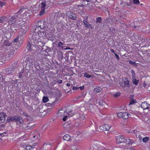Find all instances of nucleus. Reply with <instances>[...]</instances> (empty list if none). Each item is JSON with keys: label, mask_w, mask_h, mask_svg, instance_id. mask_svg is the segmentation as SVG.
Here are the masks:
<instances>
[{"label": "nucleus", "mask_w": 150, "mask_h": 150, "mask_svg": "<svg viewBox=\"0 0 150 150\" xmlns=\"http://www.w3.org/2000/svg\"><path fill=\"white\" fill-rule=\"evenodd\" d=\"M17 121H18L20 123H22L23 122V119L21 117L18 116V118Z\"/></svg>", "instance_id": "e433bc0d"}, {"label": "nucleus", "mask_w": 150, "mask_h": 150, "mask_svg": "<svg viewBox=\"0 0 150 150\" xmlns=\"http://www.w3.org/2000/svg\"><path fill=\"white\" fill-rule=\"evenodd\" d=\"M16 68V64H13L12 65V67L7 68L5 69V73L7 74H13L15 69Z\"/></svg>", "instance_id": "39448f33"}, {"label": "nucleus", "mask_w": 150, "mask_h": 150, "mask_svg": "<svg viewBox=\"0 0 150 150\" xmlns=\"http://www.w3.org/2000/svg\"><path fill=\"white\" fill-rule=\"evenodd\" d=\"M84 6H85L83 4H82L81 5H77L76 6V8L79 11H83Z\"/></svg>", "instance_id": "6ab92c4d"}, {"label": "nucleus", "mask_w": 150, "mask_h": 150, "mask_svg": "<svg viewBox=\"0 0 150 150\" xmlns=\"http://www.w3.org/2000/svg\"><path fill=\"white\" fill-rule=\"evenodd\" d=\"M57 57L59 60H61L62 58L63 54L62 52H59L58 54Z\"/></svg>", "instance_id": "c85d7f7f"}, {"label": "nucleus", "mask_w": 150, "mask_h": 150, "mask_svg": "<svg viewBox=\"0 0 150 150\" xmlns=\"http://www.w3.org/2000/svg\"><path fill=\"white\" fill-rule=\"evenodd\" d=\"M133 80L132 81V82L135 85H137L138 84V83L139 82V80H137V79L134 78V79H132Z\"/></svg>", "instance_id": "393cba45"}, {"label": "nucleus", "mask_w": 150, "mask_h": 150, "mask_svg": "<svg viewBox=\"0 0 150 150\" xmlns=\"http://www.w3.org/2000/svg\"><path fill=\"white\" fill-rule=\"evenodd\" d=\"M5 5V3L4 2H3L0 1V6L1 7H2L3 6Z\"/></svg>", "instance_id": "13d9d810"}, {"label": "nucleus", "mask_w": 150, "mask_h": 150, "mask_svg": "<svg viewBox=\"0 0 150 150\" xmlns=\"http://www.w3.org/2000/svg\"><path fill=\"white\" fill-rule=\"evenodd\" d=\"M99 103L100 105L103 107L106 104L105 102L102 100H100L99 101Z\"/></svg>", "instance_id": "a878e982"}, {"label": "nucleus", "mask_w": 150, "mask_h": 150, "mask_svg": "<svg viewBox=\"0 0 150 150\" xmlns=\"http://www.w3.org/2000/svg\"><path fill=\"white\" fill-rule=\"evenodd\" d=\"M111 126L108 125L107 124H105L102 126H101L99 127L100 129V130L103 131H108L110 129Z\"/></svg>", "instance_id": "1a4fd4ad"}, {"label": "nucleus", "mask_w": 150, "mask_h": 150, "mask_svg": "<svg viewBox=\"0 0 150 150\" xmlns=\"http://www.w3.org/2000/svg\"><path fill=\"white\" fill-rule=\"evenodd\" d=\"M21 28L22 30H23V32L26 30H27L28 29V27L26 25H25L24 24L21 25Z\"/></svg>", "instance_id": "412c9836"}, {"label": "nucleus", "mask_w": 150, "mask_h": 150, "mask_svg": "<svg viewBox=\"0 0 150 150\" xmlns=\"http://www.w3.org/2000/svg\"><path fill=\"white\" fill-rule=\"evenodd\" d=\"M66 14L67 16L73 20H75L77 18L76 14L72 12L68 11Z\"/></svg>", "instance_id": "9b49d317"}, {"label": "nucleus", "mask_w": 150, "mask_h": 150, "mask_svg": "<svg viewBox=\"0 0 150 150\" xmlns=\"http://www.w3.org/2000/svg\"><path fill=\"white\" fill-rule=\"evenodd\" d=\"M6 114L3 112L0 113V123L4 122L6 119Z\"/></svg>", "instance_id": "f8f14e48"}, {"label": "nucleus", "mask_w": 150, "mask_h": 150, "mask_svg": "<svg viewBox=\"0 0 150 150\" xmlns=\"http://www.w3.org/2000/svg\"><path fill=\"white\" fill-rule=\"evenodd\" d=\"M120 93L119 92H117L114 95V96L115 97H117L119 96L120 95Z\"/></svg>", "instance_id": "c03bdc74"}, {"label": "nucleus", "mask_w": 150, "mask_h": 150, "mask_svg": "<svg viewBox=\"0 0 150 150\" xmlns=\"http://www.w3.org/2000/svg\"><path fill=\"white\" fill-rule=\"evenodd\" d=\"M129 62L130 64L133 65H135L136 64V63L135 62L132 61L130 60H129Z\"/></svg>", "instance_id": "8fccbe9b"}, {"label": "nucleus", "mask_w": 150, "mask_h": 150, "mask_svg": "<svg viewBox=\"0 0 150 150\" xmlns=\"http://www.w3.org/2000/svg\"><path fill=\"white\" fill-rule=\"evenodd\" d=\"M18 16L17 13H16L15 15L11 17L8 20V24L11 25L14 23L16 21Z\"/></svg>", "instance_id": "0eeeda50"}, {"label": "nucleus", "mask_w": 150, "mask_h": 150, "mask_svg": "<svg viewBox=\"0 0 150 150\" xmlns=\"http://www.w3.org/2000/svg\"><path fill=\"white\" fill-rule=\"evenodd\" d=\"M79 115V118L81 120H83L85 118V115H84L81 114V115Z\"/></svg>", "instance_id": "ea45409f"}, {"label": "nucleus", "mask_w": 150, "mask_h": 150, "mask_svg": "<svg viewBox=\"0 0 150 150\" xmlns=\"http://www.w3.org/2000/svg\"><path fill=\"white\" fill-rule=\"evenodd\" d=\"M88 1H83V2L82 3V4H83V3L84 4H85V5H84L85 6L86 5V4H88V3H87L88 2Z\"/></svg>", "instance_id": "680f3d73"}, {"label": "nucleus", "mask_w": 150, "mask_h": 150, "mask_svg": "<svg viewBox=\"0 0 150 150\" xmlns=\"http://www.w3.org/2000/svg\"><path fill=\"white\" fill-rule=\"evenodd\" d=\"M56 81L54 80L51 82L50 84L51 86H53L54 85L56 84Z\"/></svg>", "instance_id": "603ef678"}, {"label": "nucleus", "mask_w": 150, "mask_h": 150, "mask_svg": "<svg viewBox=\"0 0 150 150\" xmlns=\"http://www.w3.org/2000/svg\"><path fill=\"white\" fill-rule=\"evenodd\" d=\"M7 18L5 17H0V23L3 22L5 20H7Z\"/></svg>", "instance_id": "473e14b6"}, {"label": "nucleus", "mask_w": 150, "mask_h": 150, "mask_svg": "<svg viewBox=\"0 0 150 150\" xmlns=\"http://www.w3.org/2000/svg\"><path fill=\"white\" fill-rule=\"evenodd\" d=\"M115 138L116 142L117 144L125 143H126L127 144H129V145L131 144V146H132L133 144L134 143L132 140H130L129 139L127 140L125 139L123 136L121 135H119L116 137Z\"/></svg>", "instance_id": "f03ea898"}, {"label": "nucleus", "mask_w": 150, "mask_h": 150, "mask_svg": "<svg viewBox=\"0 0 150 150\" xmlns=\"http://www.w3.org/2000/svg\"><path fill=\"white\" fill-rule=\"evenodd\" d=\"M110 51L114 53V54L115 53L114 50L113 49H110Z\"/></svg>", "instance_id": "69168bd1"}, {"label": "nucleus", "mask_w": 150, "mask_h": 150, "mask_svg": "<svg viewBox=\"0 0 150 150\" xmlns=\"http://www.w3.org/2000/svg\"><path fill=\"white\" fill-rule=\"evenodd\" d=\"M120 86H122V87H123V86H122V83H120Z\"/></svg>", "instance_id": "774afa93"}, {"label": "nucleus", "mask_w": 150, "mask_h": 150, "mask_svg": "<svg viewBox=\"0 0 150 150\" xmlns=\"http://www.w3.org/2000/svg\"><path fill=\"white\" fill-rule=\"evenodd\" d=\"M17 49L15 47H11L7 54V57L9 59H11L17 53Z\"/></svg>", "instance_id": "7ed1b4c3"}, {"label": "nucleus", "mask_w": 150, "mask_h": 150, "mask_svg": "<svg viewBox=\"0 0 150 150\" xmlns=\"http://www.w3.org/2000/svg\"><path fill=\"white\" fill-rule=\"evenodd\" d=\"M36 144V143L34 144L32 146H26V150H30L33 148V147L35 146Z\"/></svg>", "instance_id": "bb28decb"}, {"label": "nucleus", "mask_w": 150, "mask_h": 150, "mask_svg": "<svg viewBox=\"0 0 150 150\" xmlns=\"http://www.w3.org/2000/svg\"><path fill=\"white\" fill-rule=\"evenodd\" d=\"M133 2L134 4H137L139 3V0H133Z\"/></svg>", "instance_id": "de8ad7c7"}, {"label": "nucleus", "mask_w": 150, "mask_h": 150, "mask_svg": "<svg viewBox=\"0 0 150 150\" xmlns=\"http://www.w3.org/2000/svg\"><path fill=\"white\" fill-rule=\"evenodd\" d=\"M125 80V81L124 82V86H123V87H129L130 86V85L129 84V82L128 80V79L126 78Z\"/></svg>", "instance_id": "aec40b11"}, {"label": "nucleus", "mask_w": 150, "mask_h": 150, "mask_svg": "<svg viewBox=\"0 0 150 150\" xmlns=\"http://www.w3.org/2000/svg\"><path fill=\"white\" fill-rule=\"evenodd\" d=\"M84 88V86H80L79 87V89H80V90H82Z\"/></svg>", "instance_id": "e2e57ef3"}, {"label": "nucleus", "mask_w": 150, "mask_h": 150, "mask_svg": "<svg viewBox=\"0 0 150 150\" xmlns=\"http://www.w3.org/2000/svg\"><path fill=\"white\" fill-rule=\"evenodd\" d=\"M83 23H84V24L85 25V24H86V23H88V22H87V20H83Z\"/></svg>", "instance_id": "0e129e2a"}, {"label": "nucleus", "mask_w": 150, "mask_h": 150, "mask_svg": "<svg viewBox=\"0 0 150 150\" xmlns=\"http://www.w3.org/2000/svg\"><path fill=\"white\" fill-rule=\"evenodd\" d=\"M36 33L35 32L33 33L31 40V43L34 46L37 45V43L40 40V38L44 37L45 34V32L43 31H38Z\"/></svg>", "instance_id": "f257e3e1"}, {"label": "nucleus", "mask_w": 150, "mask_h": 150, "mask_svg": "<svg viewBox=\"0 0 150 150\" xmlns=\"http://www.w3.org/2000/svg\"><path fill=\"white\" fill-rule=\"evenodd\" d=\"M96 23H100L102 21V18L101 17H98L96 18Z\"/></svg>", "instance_id": "c9c22d12"}, {"label": "nucleus", "mask_w": 150, "mask_h": 150, "mask_svg": "<svg viewBox=\"0 0 150 150\" xmlns=\"http://www.w3.org/2000/svg\"><path fill=\"white\" fill-rule=\"evenodd\" d=\"M101 90V88L100 87H98V88L96 87L93 90V92L95 93H97Z\"/></svg>", "instance_id": "4be33fe9"}, {"label": "nucleus", "mask_w": 150, "mask_h": 150, "mask_svg": "<svg viewBox=\"0 0 150 150\" xmlns=\"http://www.w3.org/2000/svg\"><path fill=\"white\" fill-rule=\"evenodd\" d=\"M47 6L44 1L41 3V6L40 8L41 9L45 10L46 7Z\"/></svg>", "instance_id": "cd10ccee"}, {"label": "nucleus", "mask_w": 150, "mask_h": 150, "mask_svg": "<svg viewBox=\"0 0 150 150\" xmlns=\"http://www.w3.org/2000/svg\"><path fill=\"white\" fill-rule=\"evenodd\" d=\"M18 25V24H16L12 25L10 28L11 31V32L12 33H15L18 29V27H17Z\"/></svg>", "instance_id": "ddd939ff"}, {"label": "nucleus", "mask_w": 150, "mask_h": 150, "mask_svg": "<svg viewBox=\"0 0 150 150\" xmlns=\"http://www.w3.org/2000/svg\"><path fill=\"white\" fill-rule=\"evenodd\" d=\"M38 42L37 43V45L38 46H40V47H42V50H43V47H45V43L43 42H42V41H40V40H39Z\"/></svg>", "instance_id": "f3484780"}, {"label": "nucleus", "mask_w": 150, "mask_h": 150, "mask_svg": "<svg viewBox=\"0 0 150 150\" xmlns=\"http://www.w3.org/2000/svg\"><path fill=\"white\" fill-rule=\"evenodd\" d=\"M63 139L64 140L67 141H71V140L70 136L68 134L64 135L63 137Z\"/></svg>", "instance_id": "dca6fc26"}, {"label": "nucleus", "mask_w": 150, "mask_h": 150, "mask_svg": "<svg viewBox=\"0 0 150 150\" xmlns=\"http://www.w3.org/2000/svg\"><path fill=\"white\" fill-rule=\"evenodd\" d=\"M78 89H79V87L76 86H74L72 88V89L74 90H76Z\"/></svg>", "instance_id": "4d7b16f0"}, {"label": "nucleus", "mask_w": 150, "mask_h": 150, "mask_svg": "<svg viewBox=\"0 0 150 150\" xmlns=\"http://www.w3.org/2000/svg\"><path fill=\"white\" fill-rule=\"evenodd\" d=\"M44 1L47 7H49L53 4V3L51 1V0H46Z\"/></svg>", "instance_id": "a211bd4d"}, {"label": "nucleus", "mask_w": 150, "mask_h": 150, "mask_svg": "<svg viewBox=\"0 0 150 150\" xmlns=\"http://www.w3.org/2000/svg\"><path fill=\"white\" fill-rule=\"evenodd\" d=\"M24 128L25 129H26L27 128H28L29 129H32L33 128V126H30L29 125H27L26 126H25L24 127Z\"/></svg>", "instance_id": "5fc2aeb1"}, {"label": "nucleus", "mask_w": 150, "mask_h": 150, "mask_svg": "<svg viewBox=\"0 0 150 150\" xmlns=\"http://www.w3.org/2000/svg\"><path fill=\"white\" fill-rule=\"evenodd\" d=\"M56 82H57L59 83H62V80H57L55 81Z\"/></svg>", "instance_id": "864d4df0"}, {"label": "nucleus", "mask_w": 150, "mask_h": 150, "mask_svg": "<svg viewBox=\"0 0 150 150\" xmlns=\"http://www.w3.org/2000/svg\"><path fill=\"white\" fill-rule=\"evenodd\" d=\"M63 42H60L58 44V47L63 48Z\"/></svg>", "instance_id": "79ce46f5"}, {"label": "nucleus", "mask_w": 150, "mask_h": 150, "mask_svg": "<svg viewBox=\"0 0 150 150\" xmlns=\"http://www.w3.org/2000/svg\"><path fill=\"white\" fill-rule=\"evenodd\" d=\"M115 55L116 58L118 60H120L119 56L115 53Z\"/></svg>", "instance_id": "052dcab7"}, {"label": "nucleus", "mask_w": 150, "mask_h": 150, "mask_svg": "<svg viewBox=\"0 0 150 150\" xmlns=\"http://www.w3.org/2000/svg\"><path fill=\"white\" fill-rule=\"evenodd\" d=\"M19 35L17 36L15 38L13 39V42H16V43L18 42L19 41Z\"/></svg>", "instance_id": "72a5a7b5"}, {"label": "nucleus", "mask_w": 150, "mask_h": 150, "mask_svg": "<svg viewBox=\"0 0 150 150\" xmlns=\"http://www.w3.org/2000/svg\"><path fill=\"white\" fill-rule=\"evenodd\" d=\"M92 146L93 147L94 150H97L98 149V147L97 146L96 144H93Z\"/></svg>", "instance_id": "a19ab883"}, {"label": "nucleus", "mask_w": 150, "mask_h": 150, "mask_svg": "<svg viewBox=\"0 0 150 150\" xmlns=\"http://www.w3.org/2000/svg\"><path fill=\"white\" fill-rule=\"evenodd\" d=\"M26 48L28 51H31L32 50V49L31 47V45L30 42H29L27 44Z\"/></svg>", "instance_id": "b1692460"}, {"label": "nucleus", "mask_w": 150, "mask_h": 150, "mask_svg": "<svg viewBox=\"0 0 150 150\" xmlns=\"http://www.w3.org/2000/svg\"><path fill=\"white\" fill-rule=\"evenodd\" d=\"M69 127V125L67 122L65 123L63 125V127L64 128H68Z\"/></svg>", "instance_id": "f704fd0d"}, {"label": "nucleus", "mask_w": 150, "mask_h": 150, "mask_svg": "<svg viewBox=\"0 0 150 150\" xmlns=\"http://www.w3.org/2000/svg\"><path fill=\"white\" fill-rule=\"evenodd\" d=\"M68 117V116H65L62 119V120L64 122L66 121V120L67 118Z\"/></svg>", "instance_id": "6e6d98bb"}, {"label": "nucleus", "mask_w": 150, "mask_h": 150, "mask_svg": "<svg viewBox=\"0 0 150 150\" xmlns=\"http://www.w3.org/2000/svg\"><path fill=\"white\" fill-rule=\"evenodd\" d=\"M83 76L88 78H90L91 77V75L88 74L86 73L84 74L83 75Z\"/></svg>", "instance_id": "37998d69"}, {"label": "nucleus", "mask_w": 150, "mask_h": 150, "mask_svg": "<svg viewBox=\"0 0 150 150\" xmlns=\"http://www.w3.org/2000/svg\"><path fill=\"white\" fill-rule=\"evenodd\" d=\"M45 47H46L47 48L45 50H43V51H45L46 52H47L48 51L50 52L51 51V49L50 48H48V47H47L46 46Z\"/></svg>", "instance_id": "a18cd8bd"}, {"label": "nucleus", "mask_w": 150, "mask_h": 150, "mask_svg": "<svg viewBox=\"0 0 150 150\" xmlns=\"http://www.w3.org/2000/svg\"><path fill=\"white\" fill-rule=\"evenodd\" d=\"M41 9V10L40 12V13H39V15H43V14H44V13H45V11H44L45 10L42 9Z\"/></svg>", "instance_id": "09e8293b"}, {"label": "nucleus", "mask_w": 150, "mask_h": 150, "mask_svg": "<svg viewBox=\"0 0 150 150\" xmlns=\"http://www.w3.org/2000/svg\"><path fill=\"white\" fill-rule=\"evenodd\" d=\"M86 28H90L92 29V26L91 25L88 23H86L84 25Z\"/></svg>", "instance_id": "7c9ffc66"}, {"label": "nucleus", "mask_w": 150, "mask_h": 150, "mask_svg": "<svg viewBox=\"0 0 150 150\" xmlns=\"http://www.w3.org/2000/svg\"><path fill=\"white\" fill-rule=\"evenodd\" d=\"M66 85L67 86H70V83H67V84Z\"/></svg>", "instance_id": "338daca9"}, {"label": "nucleus", "mask_w": 150, "mask_h": 150, "mask_svg": "<svg viewBox=\"0 0 150 150\" xmlns=\"http://www.w3.org/2000/svg\"><path fill=\"white\" fill-rule=\"evenodd\" d=\"M46 23V22L43 21H39L36 23V28H35V31L37 30L38 28H40L41 29H43L45 27Z\"/></svg>", "instance_id": "20e7f679"}, {"label": "nucleus", "mask_w": 150, "mask_h": 150, "mask_svg": "<svg viewBox=\"0 0 150 150\" xmlns=\"http://www.w3.org/2000/svg\"><path fill=\"white\" fill-rule=\"evenodd\" d=\"M149 106V105L145 102L142 103L141 104V107L144 110L148 109Z\"/></svg>", "instance_id": "2eb2a0df"}, {"label": "nucleus", "mask_w": 150, "mask_h": 150, "mask_svg": "<svg viewBox=\"0 0 150 150\" xmlns=\"http://www.w3.org/2000/svg\"><path fill=\"white\" fill-rule=\"evenodd\" d=\"M131 73L132 74V79H134V78H136L135 74L134 71L133 70H132L131 71Z\"/></svg>", "instance_id": "4c0bfd02"}, {"label": "nucleus", "mask_w": 150, "mask_h": 150, "mask_svg": "<svg viewBox=\"0 0 150 150\" xmlns=\"http://www.w3.org/2000/svg\"><path fill=\"white\" fill-rule=\"evenodd\" d=\"M68 114L69 115H71V116H72L73 115V114H72L71 115L70 114H69V113L63 109L60 110L58 112L57 115L58 117H61L63 116H64L67 114Z\"/></svg>", "instance_id": "6e6552de"}, {"label": "nucleus", "mask_w": 150, "mask_h": 150, "mask_svg": "<svg viewBox=\"0 0 150 150\" xmlns=\"http://www.w3.org/2000/svg\"><path fill=\"white\" fill-rule=\"evenodd\" d=\"M34 66L38 70H41V68L40 65V64L38 62H35L34 64Z\"/></svg>", "instance_id": "5701e85b"}, {"label": "nucleus", "mask_w": 150, "mask_h": 150, "mask_svg": "<svg viewBox=\"0 0 150 150\" xmlns=\"http://www.w3.org/2000/svg\"><path fill=\"white\" fill-rule=\"evenodd\" d=\"M149 140V138L146 137L143 138L142 141L144 143H146Z\"/></svg>", "instance_id": "c756f323"}, {"label": "nucleus", "mask_w": 150, "mask_h": 150, "mask_svg": "<svg viewBox=\"0 0 150 150\" xmlns=\"http://www.w3.org/2000/svg\"><path fill=\"white\" fill-rule=\"evenodd\" d=\"M11 43L8 40H4L3 43V46H6V47H9L11 45Z\"/></svg>", "instance_id": "4468645a"}, {"label": "nucleus", "mask_w": 150, "mask_h": 150, "mask_svg": "<svg viewBox=\"0 0 150 150\" xmlns=\"http://www.w3.org/2000/svg\"><path fill=\"white\" fill-rule=\"evenodd\" d=\"M23 115L25 116L26 117H29V115L25 112H23Z\"/></svg>", "instance_id": "bf43d9fd"}, {"label": "nucleus", "mask_w": 150, "mask_h": 150, "mask_svg": "<svg viewBox=\"0 0 150 150\" xmlns=\"http://www.w3.org/2000/svg\"><path fill=\"white\" fill-rule=\"evenodd\" d=\"M109 30L112 33H114L115 32V30L113 27H110L109 28Z\"/></svg>", "instance_id": "49530a36"}, {"label": "nucleus", "mask_w": 150, "mask_h": 150, "mask_svg": "<svg viewBox=\"0 0 150 150\" xmlns=\"http://www.w3.org/2000/svg\"><path fill=\"white\" fill-rule=\"evenodd\" d=\"M18 118V116L15 115L14 116L8 117L7 119V121L9 122H16Z\"/></svg>", "instance_id": "9d476101"}, {"label": "nucleus", "mask_w": 150, "mask_h": 150, "mask_svg": "<svg viewBox=\"0 0 150 150\" xmlns=\"http://www.w3.org/2000/svg\"><path fill=\"white\" fill-rule=\"evenodd\" d=\"M48 100V98L47 97L44 96L43 97L42 99V101L44 103H45L47 102Z\"/></svg>", "instance_id": "2f4dec72"}, {"label": "nucleus", "mask_w": 150, "mask_h": 150, "mask_svg": "<svg viewBox=\"0 0 150 150\" xmlns=\"http://www.w3.org/2000/svg\"><path fill=\"white\" fill-rule=\"evenodd\" d=\"M137 102L136 100L134 99H132V100L130 101V102L129 105H132L134 104V103H136Z\"/></svg>", "instance_id": "58836bf2"}, {"label": "nucleus", "mask_w": 150, "mask_h": 150, "mask_svg": "<svg viewBox=\"0 0 150 150\" xmlns=\"http://www.w3.org/2000/svg\"><path fill=\"white\" fill-rule=\"evenodd\" d=\"M23 72V70L21 71V72L19 74V77L20 78H21L22 77Z\"/></svg>", "instance_id": "3c124183"}, {"label": "nucleus", "mask_w": 150, "mask_h": 150, "mask_svg": "<svg viewBox=\"0 0 150 150\" xmlns=\"http://www.w3.org/2000/svg\"><path fill=\"white\" fill-rule=\"evenodd\" d=\"M129 114L126 112H120L117 114V116L119 118H122L125 119L129 117Z\"/></svg>", "instance_id": "423d86ee"}]
</instances>
